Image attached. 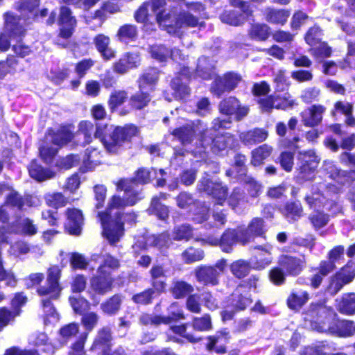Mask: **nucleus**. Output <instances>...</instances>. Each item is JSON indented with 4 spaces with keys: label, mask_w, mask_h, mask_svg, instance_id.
<instances>
[{
    "label": "nucleus",
    "mask_w": 355,
    "mask_h": 355,
    "mask_svg": "<svg viewBox=\"0 0 355 355\" xmlns=\"http://www.w3.org/2000/svg\"><path fill=\"white\" fill-rule=\"evenodd\" d=\"M38 6L39 0L20 2L16 5V8L23 15L22 17L14 15L11 12H7L5 15V31L11 40H16V44H12V50L17 55L22 58L28 55L31 50L28 46L22 44L20 37L24 33V26L28 23L27 21L37 17L36 8Z\"/></svg>",
    "instance_id": "obj_1"
},
{
    "label": "nucleus",
    "mask_w": 355,
    "mask_h": 355,
    "mask_svg": "<svg viewBox=\"0 0 355 355\" xmlns=\"http://www.w3.org/2000/svg\"><path fill=\"white\" fill-rule=\"evenodd\" d=\"M166 3V0H150V2H146L142 4L135 14V18L139 23H145L144 28L146 31L148 29L150 24H147L149 8L156 13V20L161 28L165 30L169 34L178 33L179 29L184 26L183 24L188 26H194L197 20L192 16L183 14L177 19V26L173 27V21L172 15L165 10H162Z\"/></svg>",
    "instance_id": "obj_2"
},
{
    "label": "nucleus",
    "mask_w": 355,
    "mask_h": 355,
    "mask_svg": "<svg viewBox=\"0 0 355 355\" xmlns=\"http://www.w3.org/2000/svg\"><path fill=\"white\" fill-rule=\"evenodd\" d=\"M137 132V129L134 125L125 127L104 125L103 128L98 126L94 135L101 139L108 152L115 153L118 152L123 142L135 136Z\"/></svg>",
    "instance_id": "obj_3"
},
{
    "label": "nucleus",
    "mask_w": 355,
    "mask_h": 355,
    "mask_svg": "<svg viewBox=\"0 0 355 355\" xmlns=\"http://www.w3.org/2000/svg\"><path fill=\"white\" fill-rule=\"evenodd\" d=\"M135 182L129 180H121L117 184V189L124 191L125 195L123 198L114 195L108 201L107 207L104 213H107L110 216V212L113 209H121L126 206L135 205L141 199L137 190L135 189Z\"/></svg>",
    "instance_id": "obj_4"
},
{
    "label": "nucleus",
    "mask_w": 355,
    "mask_h": 355,
    "mask_svg": "<svg viewBox=\"0 0 355 355\" xmlns=\"http://www.w3.org/2000/svg\"><path fill=\"white\" fill-rule=\"evenodd\" d=\"M227 266L225 259L219 260L214 266H200L195 269L197 281L204 285L216 286L218 284V277Z\"/></svg>",
    "instance_id": "obj_5"
},
{
    "label": "nucleus",
    "mask_w": 355,
    "mask_h": 355,
    "mask_svg": "<svg viewBox=\"0 0 355 355\" xmlns=\"http://www.w3.org/2000/svg\"><path fill=\"white\" fill-rule=\"evenodd\" d=\"M209 135L210 130L205 131L198 139L201 146H197L195 149L191 150L196 157L198 154L199 157L204 159L205 157V149L209 146H211V148L214 153L224 150L231 140V138L227 139L224 135L218 136L215 139H212Z\"/></svg>",
    "instance_id": "obj_6"
},
{
    "label": "nucleus",
    "mask_w": 355,
    "mask_h": 355,
    "mask_svg": "<svg viewBox=\"0 0 355 355\" xmlns=\"http://www.w3.org/2000/svg\"><path fill=\"white\" fill-rule=\"evenodd\" d=\"M102 227L103 235L110 243L118 242L123 235V223L112 219L107 213H98Z\"/></svg>",
    "instance_id": "obj_7"
},
{
    "label": "nucleus",
    "mask_w": 355,
    "mask_h": 355,
    "mask_svg": "<svg viewBox=\"0 0 355 355\" xmlns=\"http://www.w3.org/2000/svg\"><path fill=\"white\" fill-rule=\"evenodd\" d=\"M299 168L297 179L309 180L313 178L314 171L318 166L319 159L312 150L299 153Z\"/></svg>",
    "instance_id": "obj_8"
},
{
    "label": "nucleus",
    "mask_w": 355,
    "mask_h": 355,
    "mask_svg": "<svg viewBox=\"0 0 355 355\" xmlns=\"http://www.w3.org/2000/svg\"><path fill=\"white\" fill-rule=\"evenodd\" d=\"M61 270L59 267L53 266L48 270L46 286H41L37 289V293L40 296H49L51 300L57 299L60 293L61 287L59 279Z\"/></svg>",
    "instance_id": "obj_9"
},
{
    "label": "nucleus",
    "mask_w": 355,
    "mask_h": 355,
    "mask_svg": "<svg viewBox=\"0 0 355 355\" xmlns=\"http://www.w3.org/2000/svg\"><path fill=\"white\" fill-rule=\"evenodd\" d=\"M340 160L343 163L349 164L355 167V155L344 153L340 155ZM324 168L329 174V177L340 184H345L349 178H355V171L352 172V175H347V172L338 170L335 165L330 162H325Z\"/></svg>",
    "instance_id": "obj_10"
},
{
    "label": "nucleus",
    "mask_w": 355,
    "mask_h": 355,
    "mask_svg": "<svg viewBox=\"0 0 355 355\" xmlns=\"http://www.w3.org/2000/svg\"><path fill=\"white\" fill-rule=\"evenodd\" d=\"M241 80L242 78L239 74L234 72L227 73L223 76L215 79L211 87V92L219 96L225 92L234 89Z\"/></svg>",
    "instance_id": "obj_11"
},
{
    "label": "nucleus",
    "mask_w": 355,
    "mask_h": 355,
    "mask_svg": "<svg viewBox=\"0 0 355 355\" xmlns=\"http://www.w3.org/2000/svg\"><path fill=\"white\" fill-rule=\"evenodd\" d=\"M319 332H328L333 335L346 337L355 333V325L349 320H334L331 324L326 325L325 322L318 327L313 326Z\"/></svg>",
    "instance_id": "obj_12"
},
{
    "label": "nucleus",
    "mask_w": 355,
    "mask_h": 355,
    "mask_svg": "<svg viewBox=\"0 0 355 355\" xmlns=\"http://www.w3.org/2000/svg\"><path fill=\"white\" fill-rule=\"evenodd\" d=\"M208 176L209 175L206 174V177L200 181L198 185V189L211 195L218 201V204L222 205L227 197V189L216 180L209 178Z\"/></svg>",
    "instance_id": "obj_13"
},
{
    "label": "nucleus",
    "mask_w": 355,
    "mask_h": 355,
    "mask_svg": "<svg viewBox=\"0 0 355 355\" xmlns=\"http://www.w3.org/2000/svg\"><path fill=\"white\" fill-rule=\"evenodd\" d=\"M219 111L228 116L234 114L237 120H241L248 114L249 108L242 105L236 98L230 96L220 103Z\"/></svg>",
    "instance_id": "obj_14"
},
{
    "label": "nucleus",
    "mask_w": 355,
    "mask_h": 355,
    "mask_svg": "<svg viewBox=\"0 0 355 355\" xmlns=\"http://www.w3.org/2000/svg\"><path fill=\"white\" fill-rule=\"evenodd\" d=\"M58 23L60 26V35L65 39L69 38L76 26V19L72 15L71 10L66 6L60 9Z\"/></svg>",
    "instance_id": "obj_15"
},
{
    "label": "nucleus",
    "mask_w": 355,
    "mask_h": 355,
    "mask_svg": "<svg viewBox=\"0 0 355 355\" xmlns=\"http://www.w3.org/2000/svg\"><path fill=\"white\" fill-rule=\"evenodd\" d=\"M264 222L261 218H254L249 223L247 228L240 227L239 240L242 244H246L255 236H261L264 233Z\"/></svg>",
    "instance_id": "obj_16"
},
{
    "label": "nucleus",
    "mask_w": 355,
    "mask_h": 355,
    "mask_svg": "<svg viewBox=\"0 0 355 355\" xmlns=\"http://www.w3.org/2000/svg\"><path fill=\"white\" fill-rule=\"evenodd\" d=\"M355 277L354 270L350 267L343 268L334 275L331 280L329 291L331 294H336L342 287L351 282Z\"/></svg>",
    "instance_id": "obj_17"
},
{
    "label": "nucleus",
    "mask_w": 355,
    "mask_h": 355,
    "mask_svg": "<svg viewBox=\"0 0 355 355\" xmlns=\"http://www.w3.org/2000/svg\"><path fill=\"white\" fill-rule=\"evenodd\" d=\"M67 222L65 228L70 234L79 235L83 224V216L80 209L69 208L66 211Z\"/></svg>",
    "instance_id": "obj_18"
},
{
    "label": "nucleus",
    "mask_w": 355,
    "mask_h": 355,
    "mask_svg": "<svg viewBox=\"0 0 355 355\" xmlns=\"http://www.w3.org/2000/svg\"><path fill=\"white\" fill-rule=\"evenodd\" d=\"M140 63V58L137 53H125L113 64V71L119 74H124L130 69L136 68Z\"/></svg>",
    "instance_id": "obj_19"
},
{
    "label": "nucleus",
    "mask_w": 355,
    "mask_h": 355,
    "mask_svg": "<svg viewBox=\"0 0 355 355\" xmlns=\"http://www.w3.org/2000/svg\"><path fill=\"white\" fill-rule=\"evenodd\" d=\"M239 232L240 227L236 230H229L223 234L220 240L214 239L209 240L208 243L211 245L219 244L224 252H229L234 243H240L242 244V241L239 239L241 235Z\"/></svg>",
    "instance_id": "obj_20"
},
{
    "label": "nucleus",
    "mask_w": 355,
    "mask_h": 355,
    "mask_svg": "<svg viewBox=\"0 0 355 355\" xmlns=\"http://www.w3.org/2000/svg\"><path fill=\"white\" fill-rule=\"evenodd\" d=\"M91 259L100 263L97 270V272L99 274H107L111 275V270H115L119 267V260L109 254H94L92 255Z\"/></svg>",
    "instance_id": "obj_21"
},
{
    "label": "nucleus",
    "mask_w": 355,
    "mask_h": 355,
    "mask_svg": "<svg viewBox=\"0 0 355 355\" xmlns=\"http://www.w3.org/2000/svg\"><path fill=\"white\" fill-rule=\"evenodd\" d=\"M101 152L93 146L87 148L82 158V164L80 169L83 172H87L94 169L101 162Z\"/></svg>",
    "instance_id": "obj_22"
},
{
    "label": "nucleus",
    "mask_w": 355,
    "mask_h": 355,
    "mask_svg": "<svg viewBox=\"0 0 355 355\" xmlns=\"http://www.w3.org/2000/svg\"><path fill=\"white\" fill-rule=\"evenodd\" d=\"M279 263L289 275H297L304 267L305 259L304 257L297 258L284 255L280 257Z\"/></svg>",
    "instance_id": "obj_23"
},
{
    "label": "nucleus",
    "mask_w": 355,
    "mask_h": 355,
    "mask_svg": "<svg viewBox=\"0 0 355 355\" xmlns=\"http://www.w3.org/2000/svg\"><path fill=\"white\" fill-rule=\"evenodd\" d=\"M324 107L320 105H314L302 113V122L304 125L313 127L318 125L322 119Z\"/></svg>",
    "instance_id": "obj_24"
},
{
    "label": "nucleus",
    "mask_w": 355,
    "mask_h": 355,
    "mask_svg": "<svg viewBox=\"0 0 355 355\" xmlns=\"http://www.w3.org/2000/svg\"><path fill=\"white\" fill-rule=\"evenodd\" d=\"M252 303L250 295L248 288L243 285H241L232 294V305L236 310H244Z\"/></svg>",
    "instance_id": "obj_25"
},
{
    "label": "nucleus",
    "mask_w": 355,
    "mask_h": 355,
    "mask_svg": "<svg viewBox=\"0 0 355 355\" xmlns=\"http://www.w3.org/2000/svg\"><path fill=\"white\" fill-rule=\"evenodd\" d=\"M73 134L67 127H62L57 131L50 130L46 136L47 141L56 146H61L71 140Z\"/></svg>",
    "instance_id": "obj_26"
},
{
    "label": "nucleus",
    "mask_w": 355,
    "mask_h": 355,
    "mask_svg": "<svg viewBox=\"0 0 355 355\" xmlns=\"http://www.w3.org/2000/svg\"><path fill=\"white\" fill-rule=\"evenodd\" d=\"M184 315L182 312L177 313H173L171 316H159V315H151L148 314H143L140 317V322L145 325H159L161 324H167L173 321L183 319Z\"/></svg>",
    "instance_id": "obj_27"
},
{
    "label": "nucleus",
    "mask_w": 355,
    "mask_h": 355,
    "mask_svg": "<svg viewBox=\"0 0 355 355\" xmlns=\"http://www.w3.org/2000/svg\"><path fill=\"white\" fill-rule=\"evenodd\" d=\"M93 41L96 49L104 60H109L115 57V51L109 47L110 39L108 36L98 34L94 38Z\"/></svg>",
    "instance_id": "obj_28"
},
{
    "label": "nucleus",
    "mask_w": 355,
    "mask_h": 355,
    "mask_svg": "<svg viewBox=\"0 0 355 355\" xmlns=\"http://www.w3.org/2000/svg\"><path fill=\"white\" fill-rule=\"evenodd\" d=\"M112 278L107 274H99L90 280L92 288L98 293L104 294L112 289Z\"/></svg>",
    "instance_id": "obj_29"
},
{
    "label": "nucleus",
    "mask_w": 355,
    "mask_h": 355,
    "mask_svg": "<svg viewBox=\"0 0 355 355\" xmlns=\"http://www.w3.org/2000/svg\"><path fill=\"white\" fill-rule=\"evenodd\" d=\"M290 11L286 9L266 8L264 11L266 20L271 24L284 25L290 16Z\"/></svg>",
    "instance_id": "obj_30"
},
{
    "label": "nucleus",
    "mask_w": 355,
    "mask_h": 355,
    "mask_svg": "<svg viewBox=\"0 0 355 355\" xmlns=\"http://www.w3.org/2000/svg\"><path fill=\"white\" fill-rule=\"evenodd\" d=\"M79 331V326L77 323H70L69 324H67L62 327L60 330V336L61 337L62 340L60 342L58 345L54 344L53 346H51L50 345H47L46 347L44 349V351L48 350H52L54 348H59L64 345L67 340L75 336Z\"/></svg>",
    "instance_id": "obj_31"
},
{
    "label": "nucleus",
    "mask_w": 355,
    "mask_h": 355,
    "mask_svg": "<svg viewBox=\"0 0 355 355\" xmlns=\"http://www.w3.org/2000/svg\"><path fill=\"white\" fill-rule=\"evenodd\" d=\"M209 343L207 344V349L209 351L215 350L218 354L225 352L223 345L228 340V334L226 332H218L214 336L208 338Z\"/></svg>",
    "instance_id": "obj_32"
},
{
    "label": "nucleus",
    "mask_w": 355,
    "mask_h": 355,
    "mask_svg": "<svg viewBox=\"0 0 355 355\" xmlns=\"http://www.w3.org/2000/svg\"><path fill=\"white\" fill-rule=\"evenodd\" d=\"M309 300V294L305 291H293L287 300V304L290 309L299 310Z\"/></svg>",
    "instance_id": "obj_33"
},
{
    "label": "nucleus",
    "mask_w": 355,
    "mask_h": 355,
    "mask_svg": "<svg viewBox=\"0 0 355 355\" xmlns=\"http://www.w3.org/2000/svg\"><path fill=\"white\" fill-rule=\"evenodd\" d=\"M337 308L338 311L347 315L355 313V294L348 293L344 295L342 298L338 301Z\"/></svg>",
    "instance_id": "obj_34"
},
{
    "label": "nucleus",
    "mask_w": 355,
    "mask_h": 355,
    "mask_svg": "<svg viewBox=\"0 0 355 355\" xmlns=\"http://www.w3.org/2000/svg\"><path fill=\"white\" fill-rule=\"evenodd\" d=\"M28 171L30 175L39 182L51 179L55 176L54 172L51 170L42 168L35 162H31L28 168Z\"/></svg>",
    "instance_id": "obj_35"
},
{
    "label": "nucleus",
    "mask_w": 355,
    "mask_h": 355,
    "mask_svg": "<svg viewBox=\"0 0 355 355\" xmlns=\"http://www.w3.org/2000/svg\"><path fill=\"white\" fill-rule=\"evenodd\" d=\"M150 274L153 280V286L158 292L161 293L165 288V273L161 266H153L150 270Z\"/></svg>",
    "instance_id": "obj_36"
},
{
    "label": "nucleus",
    "mask_w": 355,
    "mask_h": 355,
    "mask_svg": "<svg viewBox=\"0 0 355 355\" xmlns=\"http://www.w3.org/2000/svg\"><path fill=\"white\" fill-rule=\"evenodd\" d=\"M309 314L313 318L316 317H322L323 315H325V318L329 322L331 319H334L335 314L333 313L331 309L324 306L323 304H311Z\"/></svg>",
    "instance_id": "obj_37"
},
{
    "label": "nucleus",
    "mask_w": 355,
    "mask_h": 355,
    "mask_svg": "<svg viewBox=\"0 0 355 355\" xmlns=\"http://www.w3.org/2000/svg\"><path fill=\"white\" fill-rule=\"evenodd\" d=\"M272 152V148L264 144L252 152V164L254 166L261 164L264 159L268 157Z\"/></svg>",
    "instance_id": "obj_38"
},
{
    "label": "nucleus",
    "mask_w": 355,
    "mask_h": 355,
    "mask_svg": "<svg viewBox=\"0 0 355 355\" xmlns=\"http://www.w3.org/2000/svg\"><path fill=\"white\" fill-rule=\"evenodd\" d=\"M73 311L79 315H83L90 306L89 302L80 295H73L69 299Z\"/></svg>",
    "instance_id": "obj_39"
},
{
    "label": "nucleus",
    "mask_w": 355,
    "mask_h": 355,
    "mask_svg": "<svg viewBox=\"0 0 355 355\" xmlns=\"http://www.w3.org/2000/svg\"><path fill=\"white\" fill-rule=\"evenodd\" d=\"M282 213L288 220H297L302 214V208L298 202H288L282 209Z\"/></svg>",
    "instance_id": "obj_40"
},
{
    "label": "nucleus",
    "mask_w": 355,
    "mask_h": 355,
    "mask_svg": "<svg viewBox=\"0 0 355 355\" xmlns=\"http://www.w3.org/2000/svg\"><path fill=\"white\" fill-rule=\"evenodd\" d=\"M42 305L45 313V324L57 323L59 320V315L52 306L50 300L49 299H43Z\"/></svg>",
    "instance_id": "obj_41"
},
{
    "label": "nucleus",
    "mask_w": 355,
    "mask_h": 355,
    "mask_svg": "<svg viewBox=\"0 0 355 355\" xmlns=\"http://www.w3.org/2000/svg\"><path fill=\"white\" fill-rule=\"evenodd\" d=\"M116 36L121 42L133 40L137 36V28L135 26L130 24L122 26L119 28Z\"/></svg>",
    "instance_id": "obj_42"
},
{
    "label": "nucleus",
    "mask_w": 355,
    "mask_h": 355,
    "mask_svg": "<svg viewBox=\"0 0 355 355\" xmlns=\"http://www.w3.org/2000/svg\"><path fill=\"white\" fill-rule=\"evenodd\" d=\"M194 132L193 128L189 125L174 130L172 135L177 137L184 146H186L191 142Z\"/></svg>",
    "instance_id": "obj_43"
},
{
    "label": "nucleus",
    "mask_w": 355,
    "mask_h": 355,
    "mask_svg": "<svg viewBox=\"0 0 355 355\" xmlns=\"http://www.w3.org/2000/svg\"><path fill=\"white\" fill-rule=\"evenodd\" d=\"M46 204L55 209L64 207L67 202V198L60 192L48 193L45 196Z\"/></svg>",
    "instance_id": "obj_44"
},
{
    "label": "nucleus",
    "mask_w": 355,
    "mask_h": 355,
    "mask_svg": "<svg viewBox=\"0 0 355 355\" xmlns=\"http://www.w3.org/2000/svg\"><path fill=\"white\" fill-rule=\"evenodd\" d=\"M246 17L247 16L245 15L238 14L237 12L230 11L222 14L220 19L225 24L232 26H239L245 21Z\"/></svg>",
    "instance_id": "obj_45"
},
{
    "label": "nucleus",
    "mask_w": 355,
    "mask_h": 355,
    "mask_svg": "<svg viewBox=\"0 0 355 355\" xmlns=\"http://www.w3.org/2000/svg\"><path fill=\"white\" fill-rule=\"evenodd\" d=\"M99 318V315L93 311H87L82 315L81 324L87 334L96 327Z\"/></svg>",
    "instance_id": "obj_46"
},
{
    "label": "nucleus",
    "mask_w": 355,
    "mask_h": 355,
    "mask_svg": "<svg viewBox=\"0 0 355 355\" xmlns=\"http://www.w3.org/2000/svg\"><path fill=\"white\" fill-rule=\"evenodd\" d=\"M158 79V71L155 69H150L139 79L140 90L145 89L147 86H152Z\"/></svg>",
    "instance_id": "obj_47"
},
{
    "label": "nucleus",
    "mask_w": 355,
    "mask_h": 355,
    "mask_svg": "<svg viewBox=\"0 0 355 355\" xmlns=\"http://www.w3.org/2000/svg\"><path fill=\"white\" fill-rule=\"evenodd\" d=\"M165 172L162 169L158 171L153 168L150 171L144 168L138 170L136 175V181L140 183H147L151 177L158 178L159 176H164Z\"/></svg>",
    "instance_id": "obj_48"
},
{
    "label": "nucleus",
    "mask_w": 355,
    "mask_h": 355,
    "mask_svg": "<svg viewBox=\"0 0 355 355\" xmlns=\"http://www.w3.org/2000/svg\"><path fill=\"white\" fill-rule=\"evenodd\" d=\"M230 270L234 276L238 278H241L248 274L250 270V266L247 261L238 260L231 264Z\"/></svg>",
    "instance_id": "obj_49"
},
{
    "label": "nucleus",
    "mask_w": 355,
    "mask_h": 355,
    "mask_svg": "<svg viewBox=\"0 0 355 355\" xmlns=\"http://www.w3.org/2000/svg\"><path fill=\"white\" fill-rule=\"evenodd\" d=\"M193 286L183 281H177L173 283L172 293L175 298H181L191 293Z\"/></svg>",
    "instance_id": "obj_50"
},
{
    "label": "nucleus",
    "mask_w": 355,
    "mask_h": 355,
    "mask_svg": "<svg viewBox=\"0 0 355 355\" xmlns=\"http://www.w3.org/2000/svg\"><path fill=\"white\" fill-rule=\"evenodd\" d=\"M213 68L214 65L208 63L207 58L202 57L198 60L196 73L204 79H209L211 78V69Z\"/></svg>",
    "instance_id": "obj_51"
},
{
    "label": "nucleus",
    "mask_w": 355,
    "mask_h": 355,
    "mask_svg": "<svg viewBox=\"0 0 355 355\" xmlns=\"http://www.w3.org/2000/svg\"><path fill=\"white\" fill-rule=\"evenodd\" d=\"M121 298L119 295H114L107 302L101 305L103 312L106 314L112 315L116 313L119 309L121 304Z\"/></svg>",
    "instance_id": "obj_52"
},
{
    "label": "nucleus",
    "mask_w": 355,
    "mask_h": 355,
    "mask_svg": "<svg viewBox=\"0 0 355 355\" xmlns=\"http://www.w3.org/2000/svg\"><path fill=\"white\" fill-rule=\"evenodd\" d=\"M204 257V252L200 249L190 248L182 254V259L186 263L200 261Z\"/></svg>",
    "instance_id": "obj_53"
},
{
    "label": "nucleus",
    "mask_w": 355,
    "mask_h": 355,
    "mask_svg": "<svg viewBox=\"0 0 355 355\" xmlns=\"http://www.w3.org/2000/svg\"><path fill=\"white\" fill-rule=\"evenodd\" d=\"M149 211L163 220L167 218L168 215V208L159 202V199L157 197L153 198Z\"/></svg>",
    "instance_id": "obj_54"
},
{
    "label": "nucleus",
    "mask_w": 355,
    "mask_h": 355,
    "mask_svg": "<svg viewBox=\"0 0 355 355\" xmlns=\"http://www.w3.org/2000/svg\"><path fill=\"white\" fill-rule=\"evenodd\" d=\"M37 227L33 223V221L28 218L23 219L20 221L19 227L15 229L14 232L25 235L32 236L37 233Z\"/></svg>",
    "instance_id": "obj_55"
},
{
    "label": "nucleus",
    "mask_w": 355,
    "mask_h": 355,
    "mask_svg": "<svg viewBox=\"0 0 355 355\" xmlns=\"http://www.w3.org/2000/svg\"><path fill=\"white\" fill-rule=\"evenodd\" d=\"M193 230L188 225L175 227L173 232L174 240H189L193 236Z\"/></svg>",
    "instance_id": "obj_56"
},
{
    "label": "nucleus",
    "mask_w": 355,
    "mask_h": 355,
    "mask_svg": "<svg viewBox=\"0 0 355 355\" xmlns=\"http://www.w3.org/2000/svg\"><path fill=\"white\" fill-rule=\"evenodd\" d=\"M355 60V42H347V53L345 59L340 62V67L342 69L347 67H355L354 61Z\"/></svg>",
    "instance_id": "obj_57"
},
{
    "label": "nucleus",
    "mask_w": 355,
    "mask_h": 355,
    "mask_svg": "<svg viewBox=\"0 0 355 355\" xmlns=\"http://www.w3.org/2000/svg\"><path fill=\"white\" fill-rule=\"evenodd\" d=\"M171 87L174 91V96L176 98H184L189 94V87L179 78L173 80L171 83Z\"/></svg>",
    "instance_id": "obj_58"
},
{
    "label": "nucleus",
    "mask_w": 355,
    "mask_h": 355,
    "mask_svg": "<svg viewBox=\"0 0 355 355\" xmlns=\"http://www.w3.org/2000/svg\"><path fill=\"white\" fill-rule=\"evenodd\" d=\"M322 35L321 30L319 27L314 26L311 28L305 36L306 42L312 47H315L320 42Z\"/></svg>",
    "instance_id": "obj_59"
},
{
    "label": "nucleus",
    "mask_w": 355,
    "mask_h": 355,
    "mask_svg": "<svg viewBox=\"0 0 355 355\" xmlns=\"http://www.w3.org/2000/svg\"><path fill=\"white\" fill-rule=\"evenodd\" d=\"M325 198L319 193H314L312 196L306 197V201L311 209H320L328 205V202H324Z\"/></svg>",
    "instance_id": "obj_60"
},
{
    "label": "nucleus",
    "mask_w": 355,
    "mask_h": 355,
    "mask_svg": "<svg viewBox=\"0 0 355 355\" xmlns=\"http://www.w3.org/2000/svg\"><path fill=\"white\" fill-rule=\"evenodd\" d=\"M127 98V93L124 91H116L112 93L108 102L110 109L114 110L120 106L125 102Z\"/></svg>",
    "instance_id": "obj_61"
},
{
    "label": "nucleus",
    "mask_w": 355,
    "mask_h": 355,
    "mask_svg": "<svg viewBox=\"0 0 355 355\" xmlns=\"http://www.w3.org/2000/svg\"><path fill=\"white\" fill-rule=\"evenodd\" d=\"M250 35L260 40H265L269 35V27L266 24H255L252 26Z\"/></svg>",
    "instance_id": "obj_62"
},
{
    "label": "nucleus",
    "mask_w": 355,
    "mask_h": 355,
    "mask_svg": "<svg viewBox=\"0 0 355 355\" xmlns=\"http://www.w3.org/2000/svg\"><path fill=\"white\" fill-rule=\"evenodd\" d=\"M281 167L286 172H291L294 164V154L290 152H283L279 156Z\"/></svg>",
    "instance_id": "obj_63"
},
{
    "label": "nucleus",
    "mask_w": 355,
    "mask_h": 355,
    "mask_svg": "<svg viewBox=\"0 0 355 355\" xmlns=\"http://www.w3.org/2000/svg\"><path fill=\"white\" fill-rule=\"evenodd\" d=\"M311 53L318 58H328L331 54V49L325 42H320L311 49Z\"/></svg>",
    "instance_id": "obj_64"
}]
</instances>
